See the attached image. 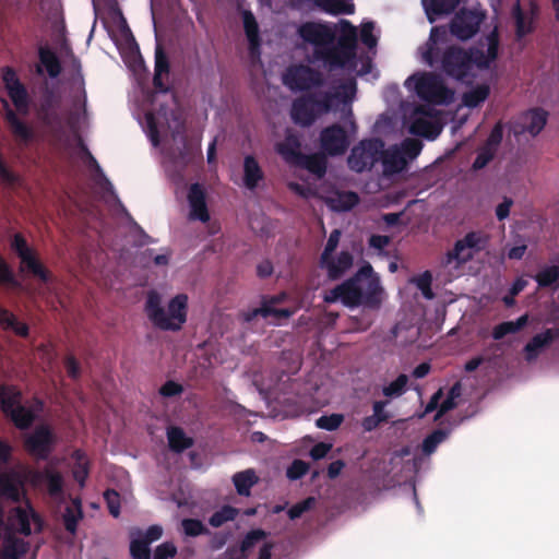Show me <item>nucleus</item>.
Segmentation results:
<instances>
[{
    "label": "nucleus",
    "mask_w": 559,
    "mask_h": 559,
    "mask_svg": "<svg viewBox=\"0 0 559 559\" xmlns=\"http://www.w3.org/2000/svg\"><path fill=\"white\" fill-rule=\"evenodd\" d=\"M283 81L292 91H310L325 84V79L319 70L305 64L289 67Z\"/></svg>",
    "instance_id": "7"
},
{
    "label": "nucleus",
    "mask_w": 559,
    "mask_h": 559,
    "mask_svg": "<svg viewBox=\"0 0 559 559\" xmlns=\"http://www.w3.org/2000/svg\"><path fill=\"white\" fill-rule=\"evenodd\" d=\"M352 265L353 255L348 251H342L336 260L330 257L325 262H320V266L328 271V276L331 280L341 278Z\"/></svg>",
    "instance_id": "24"
},
{
    "label": "nucleus",
    "mask_w": 559,
    "mask_h": 559,
    "mask_svg": "<svg viewBox=\"0 0 559 559\" xmlns=\"http://www.w3.org/2000/svg\"><path fill=\"white\" fill-rule=\"evenodd\" d=\"M56 443V437L47 425L37 426L24 440L25 450L38 460H47Z\"/></svg>",
    "instance_id": "12"
},
{
    "label": "nucleus",
    "mask_w": 559,
    "mask_h": 559,
    "mask_svg": "<svg viewBox=\"0 0 559 559\" xmlns=\"http://www.w3.org/2000/svg\"><path fill=\"white\" fill-rule=\"evenodd\" d=\"M73 457L75 459L73 477L79 483L80 487H84L90 474L88 462L84 452L81 450L74 451Z\"/></svg>",
    "instance_id": "45"
},
{
    "label": "nucleus",
    "mask_w": 559,
    "mask_h": 559,
    "mask_svg": "<svg viewBox=\"0 0 559 559\" xmlns=\"http://www.w3.org/2000/svg\"><path fill=\"white\" fill-rule=\"evenodd\" d=\"M104 499L107 503L109 513L114 518H118L120 514V495L115 489H107L104 492Z\"/></svg>",
    "instance_id": "56"
},
{
    "label": "nucleus",
    "mask_w": 559,
    "mask_h": 559,
    "mask_svg": "<svg viewBox=\"0 0 559 559\" xmlns=\"http://www.w3.org/2000/svg\"><path fill=\"white\" fill-rule=\"evenodd\" d=\"M485 19V13L478 10L462 9L450 23V32L461 40L474 37Z\"/></svg>",
    "instance_id": "11"
},
{
    "label": "nucleus",
    "mask_w": 559,
    "mask_h": 559,
    "mask_svg": "<svg viewBox=\"0 0 559 559\" xmlns=\"http://www.w3.org/2000/svg\"><path fill=\"white\" fill-rule=\"evenodd\" d=\"M177 554V547L170 543L165 542L158 545L154 551V559H170Z\"/></svg>",
    "instance_id": "64"
},
{
    "label": "nucleus",
    "mask_w": 559,
    "mask_h": 559,
    "mask_svg": "<svg viewBox=\"0 0 559 559\" xmlns=\"http://www.w3.org/2000/svg\"><path fill=\"white\" fill-rule=\"evenodd\" d=\"M0 325L3 330H11L22 337H27L29 333V329L26 323L19 322L11 311L2 307H0Z\"/></svg>",
    "instance_id": "36"
},
{
    "label": "nucleus",
    "mask_w": 559,
    "mask_h": 559,
    "mask_svg": "<svg viewBox=\"0 0 559 559\" xmlns=\"http://www.w3.org/2000/svg\"><path fill=\"white\" fill-rule=\"evenodd\" d=\"M441 399L442 391L439 390L432 395L430 402L427 404L425 408V412H421V417H424L425 414L430 413L435 411L437 407H439V411L436 415V419H438L439 417H441L442 415H444L445 413H448L449 411L453 409L456 406V401L451 399L449 395H447V397L443 399L442 402H440Z\"/></svg>",
    "instance_id": "38"
},
{
    "label": "nucleus",
    "mask_w": 559,
    "mask_h": 559,
    "mask_svg": "<svg viewBox=\"0 0 559 559\" xmlns=\"http://www.w3.org/2000/svg\"><path fill=\"white\" fill-rule=\"evenodd\" d=\"M451 433L449 427H441L435 429L421 441V454L430 455L437 449V447L443 442Z\"/></svg>",
    "instance_id": "37"
},
{
    "label": "nucleus",
    "mask_w": 559,
    "mask_h": 559,
    "mask_svg": "<svg viewBox=\"0 0 559 559\" xmlns=\"http://www.w3.org/2000/svg\"><path fill=\"white\" fill-rule=\"evenodd\" d=\"M477 155L472 164V170L478 171L489 165L497 155V152L485 146L484 144L477 148Z\"/></svg>",
    "instance_id": "51"
},
{
    "label": "nucleus",
    "mask_w": 559,
    "mask_h": 559,
    "mask_svg": "<svg viewBox=\"0 0 559 559\" xmlns=\"http://www.w3.org/2000/svg\"><path fill=\"white\" fill-rule=\"evenodd\" d=\"M4 107L7 108L5 120L14 136L24 143L31 142L34 138L33 130L23 122L12 109L9 108V104L7 102H4Z\"/></svg>",
    "instance_id": "29"
},
{
    "label": "nucleus",
    "mask_w": 559,
    "mask_h": 559,
    "mask_svg": "<svg viewBox=\"0 0 559 559\" xmlns=\"http://www.w3.org/2000/svg\"><path fill=\"white\" fill-rule=\"evenodd\" d=\"M23 484L20 477L14 473H4L0 475V496L13 502L21 500V489Z\"/></svg>",
    "instance_id": "28"
},
{
    "label": "nucleus",
    "mask_w": 559,
    "mask_h": 559,
    "mask_svg": "<svg viewBox=\"0 0 559 559\" xmlns=\"http://www.w3.org/2000/svg\"><path fill=\"white\" fill-rule=\"evenodd\" d=\"M163 535V527L160 525L154 524L151 525L144 533L140 528H132L130 531V536L140 543H145L148 547L153 542L158 540Z\"/></svg>",
    "instance_id": "48"
},
{
    "label": "nucleus",
    "mask_w": 559,
    "mask_h": 559,
    "mask_svg": "<svg viewBox=\"0 0 559 559\" xmlns=\"http://www.w3.org/2000/svg\"><path fill=\"white\" fill-rule=\"evenodd\" d=\"M344 421V415L333 413L331 415H323L316 420V426L320 429L334 431L340 428Z\"/></svg>",
    "instance_id": "53"
},
{
    "label": "nucleus",
    "mask_w": 559,
    "mask_h": 559,
    "mask_svg": "<svg viewBox=\"0 0 559 559\" xmlns=\"http://www.w3.org/2000/svg\"><path fill=\"white\" fill-rule=\"evenodd\" d=\"M512 15L515 20V35L518 39L525 37L534 31L533 16L528 21L526 20L519 1L512 9Z\"/></svg>",
    "instance_id": "40"
},
{
    "label": "nucleus",
    "mask_w": 559,
    "mask_h": 559,
    "mask_svg": "<svg viewBox=\"0 0 559 559\" xmlns=\"http://www.w3.org/2000/svg\"><path fill=\"white\" fill-rule=\"evenodd\" d=\"M340 238H341V231L338 229H334L330 234L329 239L325 243L324 250L321 253L320 262H325L328 259H330V257H333L332 254L338 246Z\"/></svg>",
    "instance_id": "59"
},
{
    "label": "nucleus",
    "mask_w": 559,
    "mask_h": 559,
    "mask_svg": "<svg viewBox=\"0 0 559 559\" xmlns=\"http://www.w3.org/2000/svg\"><path fill=\"white\" fill-rule=\"evenodd\" d=\"M488 245V237L480 231H469L462 239L456 240L451 251L447 253L448 263L456 261L464 264L471 261L475 253L484 250Z\"/></svg>",
    "instance_id": "9"
},
{
    "label": "nucleus",
    "mask_w": 559,
    "mask_h": 559,
    "mask_svg": "<svg viewBox=\"0 0 559 559\" xmlns=\"http://www.w3.org/2000/svg\"><path fill=\"white\" fill-rule=\"evenodd\" d=\"M130 555L132 559H151L150 547L133 537H131L130 542Z\"/></svg>",
    "instance_id": "61"
},
{
    "label": "nucleus",
    "mask_w": 559,
    "mask_h": 559,
    "mask_svg": "<svg viewBox=\"0 0 559 559\" xmlns=\"http://www.w3.org/2000/svg\"><path fill=\"white\" fill-rule=\"evenodd\" d=\"M243 29L249 41V52L251 57L260 55L261 38L259 34L258 22L250 11H245L242 15Z\"/></svg>",
    "instance_id": "25"
},
{
    "label": "nucleus",
    "mask_w": 559,
    "mask_h": 559,
    "mask_svg": "<svg viewBox=\"0 0 559 559\" xmlns=\"http://www.w3.org/2000/svg\"><path fill=\"white\" fill-rule=\"evenodd\" d=\"M309 469V464L302 460H294L287 468L286 475L290 480H297L304 477Z\"/></svg>",
    "instance_id": "58"
},
{
    "label": "nucleus",
    "mask_w": 559,
    "mask_h": 559,
    "mask_svg": "<svg viewBox=\"0 0 559 559\" xmlns=\"http://www.w3.org/2000/svg\"><path fill=\"white\" fill-rule=\"evenodd\" d=\"M426 15L430 23H433L438 17L448 15L459 7L461 0H421Z\"/></svg>",
    "instance_id": "26"
},
{
    "label": "nucleus",
    "mask_w": 559,
    "mask_h": 559,
    "mask_svg": "<svg viewBox=\"0 0 559 559\" xmlns=\"http://www.w3.org/2000/svg\"><path fill=\"white\" fill-rule=\"evenodd\" d=\"M294 166L304 168L318 178H322L326 174L328 160L323 154H302Z\"/></svg>",
    "instance_id": "27"
},
{
    "label": "nucleus",
    "mask_w": 559,
    "mask_h": 559,
    "mask_svg": "<svg viewBox=\"0 0 559 559\" xmlns=\"http://www.w3.org/2000/svg\"><path fill=\"white\" fill-rule=\"evenodd\" d=\"M426 115L421 106V116ZM442 131L438 123H433L421 117V139L435 140Z\"/></svg>",
    "instance_id": "55"
},
{
    "label": "nucleus",
    "mask_w": 559,
    "mask_h": 559,
    "mask_svg": "<svg viewBox=\"0 0 559 559\" xmlns=\"http://www.w3.org/2000/svg\"><path fill=\"white\" fill-rule=\"evenodd\" d=\"M548 119V112L539 107L531 108L523 112L518 121L519 132L530 133L536 136L545 128Z\"/></svg>",
    "instance_id": "19"
},
{
    "label": "nucleus",
    "mask_w": 559,
    "mask_h": 559,
    "mask_svg": "<svg viewBox=\"0 0 559 559\" xmlns=\"http://www.w3.org/2000/svg\"><path fill=\"white\" fill-rule=\"evenodd\" d=\"M503 139V128L500 122L496 123L491 129L488 138L486 139L484 145L498 152V148Z\"/></svg>",
    "instance_id": "57"
},
{
    "label": "nucleus",
    "mask_w": 559,
    "mask_h": 559,
    "mask_svg": "<svg viewBox=\"0 0 559 559\" xmlns=\"http://www.w3.org/2000/svg\"><path fill=\"white\" fill-rule=\"evenodd\" d=\"M168 444L171 451L181 453L193 445L192 438L187 437L180 427H170L167 431Z\"/></svg>",
    "instance_id": "35"
},
{
    "label": "nucleus",
    "mask_w": 559,
    "mask_h": 559,
    "mask_svg": "<svg viewBox=\"0 0 559 559\" xmlns=\"http://www.w3.org/2000/svg\"><path fill=\"white\" fill-rule=\"evenodd\" d=\"M359 202V197L354 191H340L329 198V205L338 212H346L355 207Z\"/></svg>",
    "instance_id": "32"
},
{
    "label": "nucleus",
    "mask_w": 559,
    "mask_h": 559,
    "mask_svg": "<svg viewBox=\"0 0 559 559\" xmlns=\"http://www.w3.org/2000/svg\"><path fill=\"white\" fill-rule=\"evenodd\" d=\"M259 477L255 472L251 468L238 472L233 476V483L235 485L236 491L240 496L249 497L251 493V488L258 484Z\"/></svg>",
    "instance_id": "31"
},
{
    "label": "nucleus",
    "mask_w": 559,
    "mask_h": 559,
    "mask_svg": "<svg viewBox=\"0 0 559 559\" xmlns=\"http://www.w3.org/2000/svg\"><path fill=\"white\" fill-rule=\"evenodd\" d=\"M239 514V510L231 506H223L215 511L209 519V524L213 527H221L226 522L234 521Z\"/></svg>",
    "instance_id": "46"
},
{
    "label": "nucleus",
    "mask_w": 559,
    "mask_h": 559,
    "mask_svg": "<svg viewBox=\"0 0 559 559\" xmlns=\"http://www.w3.org/2000/svg\"><path fill=\"white\" fill-rule=\"evenodd\" d=\"M441 68L447 75L463 81L472 73L473 52L461 47L451 46L442 55Z\"/></svg>",
    "instance_id": "6"
},
{
    "label": "nucleus",
    "mask_w": 559,
    "mask_h": 559,
    "mask_svg": "<svg viewBox=\"0 0 559 559\" xmlns=\"http://www.w3.org/2000/svg\"><path fill=\"white\" fill-rule=\"evenodd\" d=\"M373 28H374L373 22H366L361 25V28H360V40L369 49L376 47L377 43H378L377 37L372 34Z\"/></svg>",
    "instance_id": "62"
},
{
    "label": "nucleus",
    "mask_w": 559,
    "mask_h": 559,
    "mask_svg": "<svg viewBox=\"0 0 559 559\" xmlns=\"http://www.w3.org/2000/svg\"><path fill=\"white\" fill-rule=\"evenodd\" d=\"M558 336L559 331L556 329H546L544 332L534 335L524 346L526 360L536 359L540 350L549 346Z\"/></svg>",
    "instance_id": "22"
},
{
    "label": "nucleus",
    "mask_w": 559,
    "mask_h": 559,
    "mask_svg": "<svg viewBox=\"0 0 559 559\" xmlns=\"http://www.w3.org/2000/svg\"><path fill=\"white\" fill-rule=\"evenodd\" d=\"M421 100L432 105H450L454 100V92L440 75L421 72Z\"/></svg>",
    "instance_id": "10"
},
{
    "label": "nucleus",
    "mask_w": 559,
    "mask_h": 559,
    "mask_svg": "<svg viewBox=\"0 0 559 559\" xmlns=\"http://www.w3.org/2000/svg\"><path fill=\"white\" fill-rule=\"evenodd\" d=\"M38 58L50 78L55 79L61 73V62L57 55L49 47H39Z\"/></svg>",
    "instance_id": "34"
},
{
    "label": "nucleus",
    "mask_w": 559,
    "mask_h": 559,
    "mask_svg": "<svg viewBox=\"0 0 559 559\" xmlns=\"http://www.w3.org/2000/svg\"><path fill=\"white\" fill-rule=\"evenodd\" d=\"M21 260V271H23V266L27 269L29 273H32L35 277H37L43 283H48L50 280L49 271L43 265V263L38 260L35 252H31L29 254L22 257Z\"/></svg>",
    "instance_id": "33"
},
{
    "label": "nucleus",
    "mask_w": 559,
    "mask_h": 559,
    "mask_svg": "<svg viewBox=\"0 0 559 559\" xmlns=\"http://www.w3.org/2000/svg\"><path fill=\"white\" fill-rule=\"evenodd\" d=\"M266 537V532L262 528H255L246 534L239 547V557L237 559H247V552L259 542Z\"/></svg>",
    "instance_id": "47"
},
{
    "label": "nucleus",
    "mask_w": 559,
    "mask_h": 559,
    "mask_svg": "<svg viewBox=\"0 0 559 559\" xmlns=\"http://www.w3.org/2000/svg\"><path fill=\"white\" fill-rule=\"evenodd\" d=\"M31 520L35 523L41 525V520L39 515L34 511V509L28 504V510L16 507L11 510L9 521L12 527L20 534L28 536L32 533L31 528Z\"/></svg>",
    "instance_id": "21"
},
{
    "label": "nucleus",
    "mask_w": 559,
    "mask_h": 559,
    "mask_svg": "<svg viewBox=\"0 0 559 559\" xmlns=\"http://www.w3.org/2000/svg\"><path fill=\"white\" fill-rule=\"evenodd\" d=\"M316 504L314 497H308L289 508L287 514L290 520L299 519L305 512L311 510Z\"/></svg>",
    "instance_id": "54"
},
{
    "label": "nucleus",
    "mask_w": 559,
    "mask_h": 559,
    "mask_svg": "<svg viewBox=\"0 0 559 559\" xmlns=\"http://www.w3.org/2000/svg\"><path fill=\"white\" fill-rule=\"evenodd\" d=\"M534 280L542 288L552 287L559 281V265H549L540 270Z\"/></svg>",
    "instance_id": "49"
},
{
    "label": "nucleus",
    "mask_w": 559,
    "mask_h": 559,
    "mask_svg": "<svg viewBox=\"0 0 559 559\" xmlns=\"http://www.w3.org/2000/svg\"><path fill=\"white\" fill-rule=\"evenodd\" d=\"M334 95L325 92L309 93L297 97L292 105L290 116L296 124L311 126L319 114L328 112L332 107Z\"/></svg>",
    "instance_id": "4"
},
{
    "label": "nucleus",
    "mask_w": 559,
    "mask_h": 559,
    "mask_svg": "<svg viewBox=\"0 0 559 559\" xmlns=\"http://www.w3.org/2000/svg\"><path fill=\"white\" fill-rule=\"evenodd\" d=\"M412 121L408 132L415 138H406L400 144L381 148V160L384 176H393L407 169L408 165L419 155V103H414Z\"/></svg>",
    "instance_id": "2"
},
{
    "label": "nucleus",
    "mask_w": 559,
    "mask_h": 559,
    "mask_svg": "<svg viewBox=\"0 0 559 559\" xmlns=\"http://www.w3.org/2000/svg\"><path fill=\"white\" fill-rule=\"evenodd\" d=\"M188 202L190 206V219L200 221L202 223H207L210 221L205 190L200 183L195 182L190 186L188 191Z\"/></svg>",
    "instance_id": "18"
},
{
    "label": "nucleus",
    "mask_w": 559,
    "mask_h": 559,
    "mask_svg": "<svg viewBox=\"0 0 559 559\" xmlns=\"http://www.w3.org/2000/svg\"><path fill=\"white\" fill-rule=\"evenodd\" d=\"M170 71V64L167 55L165 53L160 45L156 46L155 49V68L153 76V86L156 92L167 93L169 87L164 82V76H168Z\"/></svg>",
    "instance_id": "23"
},
{
    "label": "nucleus",
    "mask_w": 559,
    "mask_h": 559,
    "mask_svg": "<svg viewBox=\"0 0 559 559\" xmlns=\"http://www.w3.org/2000/svg\"><path fill=\"white\" fill-rule=\"evenodd\" d=\"M11 248L15 251L20 259L33 252V249L28 247L25 237L21 233H16L13 236L11 240Z\"/></svg>",
    "instance_id": "60"
},
{
    "label": "nucleus",
    "mask_w": 559,
    "mask_h": 559,
    "mask_svg": "<svg viewBox=\"0 0 559 559\" xmlns=\"http://www.w3.org/2000/svg\"><path fill=\"white\" fill-rule=\"evenodd\" d=\"M144 311L150 322L160 331H180L187 321L188 296L178 294L167 305H162V297L156 290L147 293Z\"/></svg>",
    "instance_id": "3"
},
{
    "label": "nucleus",
    "mask_w": 559,
    "mask_h": 559,
    "mask_svg": "<svg viewBox=\"0 0 559 559\" xmlns=\"http://www.w3.org/2000/svg\"><path fill=\"white\" fill-rule=\"evenodd\" d=\"M21 390L12 384H0V408L17 429L26 430L34 423V412L22 404Z\"/></svg>",
    "instance_id": "5"
},
{
    "label": "nucleus",
    "mask_w": 559,
    "mask_h": 559,
    "mask_svg": "<svg viewBox=\"0 0 559 559\" xmlns=\"http://www.w3.org/2000/svg\"><path fill=\"white\" fill-rule=\"evenodd\" d=\"M313 57L318 61H323L329 70L343 69L347 64L353 63L356 58V52L343 48L337 43L336 46L328 45L323 48L314 49Z\"/></svg>",
    "instance_id": "16"
},
{
    "label": "nucleus",
    "mask_w": 559,
    "mask_h": 559,
    "mask_svg": "<svg viewBox=\"0 0 559 559\" xmlns=\"http://www.w3.org/2000/svg\"><path fill=\"white\" fill-rule=\"evenodd\" d=\"M407 384L408 377L402 373L395 380H393L391 383L383 388V395L390 399L399 397L406 392Z\"/></svg>",
    "instance_id": "50"
},
{
    "label": "nucleus",
    "mask_w": 559,
    "mask_h": 559,
    "mask_svg": "<svg viewBox=\"0 0 559 559\" xmlns=\"http://www.w3.org/2000/svg\"><path fill=\"white\" fill-rule=\"evenodd\" d=\"M36 477L38 479L46 480L47 489L50 496L57 497L62 493L63 479L59 472L45 468L43 472L37 473Z\"/></svg>",
    "instance_id": "42"
},
{
    "label": "nucleus",
    "mask_w": 559,
    "mask_h": 559,
    "mask_svg": "<svg viewBox=\"0 0 559 559\" xmlns=\"http://www.w3.org/2000/svg\"><path fill=\"white\" fill-rule=\"evenodd\" d=\"M2 81L13 105L21 114H27L29 108V97L26 87L17 78L16 72L11 67L2 70Z\"/></svg>",
    "instance_id": "14"
},
{
    "label": "nucleus",
    "mask_w": 559,
    "mask_h": 559,
    "mask_svg": "<svg viewBox=\"0 0 559 559\" xmlns=\"http://www.w3.org/2000/svg\"><path fill=\"white\" fill-rule=\"evenodd\" d=\"M263 178V170L255 157L247 155L243 159V185L246 188L254 190Z\"/></svg>",
    "instance_id": "30"
},
{
    "label": "nucleus",
    "mask_w": 559,
    "mask_h": 559,
    "mask_svg": "<svg viewBox=\"0 0 559 559\" xmlns=\"http://www.w3.org/2000/svg\"><path fill=\"white\" fill-rule=\"evenodd\" d=\"M320 146L330 156L343 155L349 146L345 129L337 123L324 128L320 133Z\"/></svg>",
    "instance_id": "15"
},
{
    "label": "nucleus",
    "mask_w": 559,
    "mask_h": 559,
    "mask_svg": "<svg viewBox=\"0 0 559 559\" xmlns=\"http://www.w3.org/2000/svg\"><path fill=\"white\" fill-rule=\"evenodd\" d=\"M72 502L73 507H67L62 518L67 532L74 534L76 532L79 521L83 518V510L79 498L74 499Z\"/></svg>",
    "instance_id": "39"
},
{
    "label": "nucleus",
    "mask_w": 559,
    "mask_h": 559,
    "mask_svg": "<svg viewBox=\"0 0 559 559\" xmlns=\"http://www.w3.org/2000/svg\"><path fill=\"white\" fill-rule=\"evenodd\" d=\"M287 299L286 293H280L270 297L269 299L263 298L261 302V307L251 309L243 313V320L246 322H251L257 317L261 316L263 318L267 317H276L287 319L294 314V311L287 308L277 309L274 308V305L282 304Z\"/></svg>",
    "instance_id": "17"
},
{
    "label": "nucleus",
    "mask_w": 559,
    "mask_h": 559,
    "mask_svg": "<svg viewBox=\"0 0 559 559\" xmlns=\"http://www.w3.org/2000/svg\"><path fill=\"white\" fill-rule=\"evenodd\" d=\"M341 36L338 38V44L343 48H347L348 50H353L356 52L357 46V29L356 27L347 20L341 21Z\"/></svg>",
    "instance_id": "44"
},
{
    "label": "nucleus",
    "mask_w": 559,
    "mask_h": 559,
    "mask_svg": "<svg viewBox=\"0 0 559 559\" xmlns=\"http://www.w3.org/2000/svg\"><path fill=\"white\" fill-rule=\"evenodd\" d=\"M298 36L306 43L314 46V49L332 45L335 39L334 29L325 23L305 22L297 28Z\"/></svg>",
    "instance_id": "13"
},
{
    "label": "nucleus",
    "mask_w": 559,
    "mask_h": 559,
    "mask_svg": "<svg viewBox=\"0 0 559 559\" xmlns=\"http://www.w3.org/2000/svg\"><path fill=\"white\" fill-rule=\"evenodd\" d=\"M382 295L383 288L379 276L373 273L371 264L366 263L354 276L331 289L324 300L329 304L341 300L349 308L364 306L377 310L381 307Z\"/></svg>",
    "instance_id": "1"
},
{
    "label": "nucleus",
    "mask_w": 559,
    "mask_h": 559,
    "mask_svg": "<svg viewBox=\"0 0 559 559\" xmlns=\"http://www.w3.org/2000/svg\"><path fill=\"white\" fill-rule=\"evenodd\" d=\"M316 4L325 13L332 15L353 14L355 7L353 3H344L340 0H316Z\"/></svg>",
    "instance_id": "43"
},
{
    "label": "nucleus",
    "mask_w": 559,
    "mask_h": 559,
    "mask_svg": "<svg viewBox=\"0 0 559 559\" xmlns=\"http://www.w3.org/2000/svg\"><path fill=\"white\" fill-rule=\"evenodd\" d=\"M384 143L380 139H370L359 142L352 148L347 158L348 167L356 171L362 173L371 169L376 162L379 160V155Z\"/></svg>",
    "instance_id": "8"
},
{
    "label": "nucleus",
    "mask_w": 559,
    "mask_h": 559,
    "mask_svg": "<svg viewBox=\"0 0 559 559\" xmlns=\"http://www.w3.org/2000/svg\"><path fill=\"white\" fill-rule=\"evenodd\" d=\"M24 554V549L21 547L17 539L8 543L3 550L0 549V559H20Z\"/></svg>",
    "instance_id": "63"
},
{
    "label": "nucleus",
    "mask_w": 559,
    "mask_h": 559,
    "mask_svg": "<svg viewBox=\"0 0 559 559\" xmlns=\"http://www.w3.org/2000/svg\"><path fill=\"white\" fill-rule=\"evenodd\" d=\"M181 526L183 533L190 537L211 534L209 528L198 519H183Z\"/></svg>",
    "instance_id": "52"
},
{
    "label": "nucleus",
    "mask_w": 559,
    "mask_h": 559,
    "mask_svg": "<svg viewBox=\"0 0 559 559\" xmlns=\"http://www.w3.org/2000/svg\"><path fill=\"white\" fill-rule=\"evenodd\" d=\"M489 94V86L487 84H479L465 92L462 96V102L468 108H476L488 98Z\"/></svg>",
    "instance_id": "41"
},
{
    "label": "nucleus",
    "mask_w": 559,
    "mask_h": 559,
    "mask_svg": "<svg viewBox=\"0 0 559 559\" xmlns=\"http://www.w3.org/2000/svg\"><path fill=\"white\" fill-rule=\"evenodd\" d=\"M276 152L289 165L294 166L304 153H301V140L298 133L290 129L286 130L282 142L276 143Z\"/></svg>",
    "instance_id": "20"
}]
</instances>
